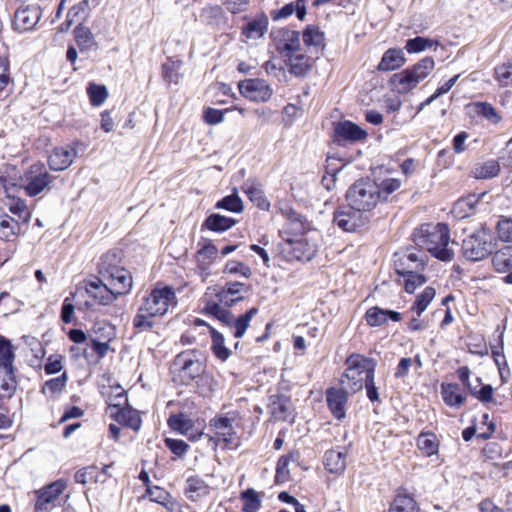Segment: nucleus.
Listing matches in <instances>:
<instances>
[{"instance_id":"1a4fd4ad","label":"nucleus","mask_w":512,"mask_h":512,"mask_svg":"<svg viewBox=\"0 0 512 512\" xmlns=\"http://www.w3.org/2000/svg\"><path fill=\"white\" fill-rule=\"evenodd\" d=\"M276 51L283 57H288L300 49V33L288 28H279L270 33Z\"/></svg>"},{"instance_id":"ea45409f","label":"nucleus","mask_w":512,"mask_h":512,"mask_svg":"<svg viewBox=\"0 0 512 512\" xmlns=\"http://www.w3.org/2000/svg\"><path fill=\"white\" fill-rule=\"evenodd\" d=\"M323 462L330 473H341L346 467V453L337 449L328 450L325 452Z\"/></svg>"},{"instance_id":"49530a36","label":"nucleus","mask_w":512,"mask_h":512,"mask_svg":"<svg viewBox=\"0 0 512 512\" xmlns=\"http://www.w3.org/2000/svg\"><path fill=\"white\" fill-rule=\"evenodd\" d=\"M15 357L14 347L11 342L4 337H0V368L15 370Z\"/></svg>"},{"instance_id":"f3484780","label":"nucleus","mask_w":512,"mask_h":512,"mask_svg":"<svg viewBox=\"0 0 512 512\" xmlns=\"http://www.w3.org/2000/svg\"><path fill=\"white\" fill-rule=\"evenodd\" d=\"M367 132L357 124L345 120L334 125V142L342 144L343 142H357L367 138Z\"/></svg>"},{"instance_id":"a211bd4d","label":"nucleus","mask_w":512,"mask_h":512,"mask_svg":"<svg viewBox=\"0 0 512 512\" xmlns=\"http://www.w3.org/2000/svg\"><path fill=\"white\" fill-rule=\"evenodd\" d=\"M268 411L270 413L271 420L274 422L290 421V417L293 412L292 402L286 395H271L269 397Z\"/></svg>"},{"instance_id":"0eeeda50","label":"nucleus","mask_w":512,"mask_h":512,"mask_svg":"<svg viewBox=\"0 0 512 512\" xmlns=\"http://www.w3.org/2000/svg\"><path fill=\"white\" fill-rule=\"evenodd\" d=\"M22 181L25 194L29 197H35L46 189H50V184L54 181V177L43 163L37 162L25 171Z\"/></svg>"},{"instance_id":"2f4dec72","label":"nucleus","mask_w":512,"mask_h":512,"mask_svg":"<svg viewBox=\"0 0 512 512\" xmlns=\"http://www.w3.org/2000/svg\"><path fill=\"white\" fill-rule=\"evenodd\" d=\"M406 59L401 49L390 48L382 56L377 66L378 71H393L404 65Z\"/></svg>"},{"instance_id":"e433bc0d","label":"nucleus","mask_w":512,"mask_h":512,"mask_svg":"<svg viewBox=\"0 0 512 512\" xmlns=\"http://www.w3.org/2000/svg\"><path fill=\"white\" fill-rule=\"evenodd\" d=\"M499 172V162L495 159H490L484 162L476 163L472 167L470 175L475 179H491L496 177Z\"/></svg>"},{"instance_id":"cd10ccee","label":"nucleus","mask_w":512,"mask_h":512,"mask_svg":"<svg viewBox=\"0 0 512 512\" xmlns=\"http://www.w3.org/2000/svg\"><path fill=\"white\" fill-rule=\"evenodd\" d=\"M101 0H82L74 4L67 12V15L77 25H85L93 9L97 8Z\"/></svg>"},{"instance_id":"dca6fc26","label":"nucleus","mask_w":512,"mask_h":512,"mask_svg":"<svg viewBox=\"0 0 512 512\" xmlns=\"http://www.w3.org/2000/svg\"><path fill=\"white\" fill-rule=\"evenodd\" d=\"M85 291L90 298L100 305H108L119 296L105 281H102L101 277L86 282Z\"/></svg>"},{"instance_id":"6e6552de","label":"nucleus","mask_w":512,"mask_h":512,"mask_svg":"<svg viewBox=\"0 0 512 512\" xmlns=\"http://www.w3.org/2000/svg\"><path fill=\"white\" fill-rule=\"evenodd\" d=\"M117 403L109 402L107 413L119 424L138 431L141 427V418L138 412L128 407V399L124 390L117 387Z\"/></svg>"},{"instance_id":"3c124183","label":"nucleus","mask_w":512,"mask_h":512,"mask_svg":"<svg viewBox=\"0 0 512 512\" xmlns=\"http://www.w3.org/2000/svg\"><path fill=\"white\" fill-rule=\"evenodd\" d=\"M206 314L215 317L226 326H230L233 322V314L228 309L221 307L218 303L208 302L204 308Z\"/></svg>"},{"instance_id":"72a5a7b5","label":"nucleus","mask_w":512,"mask_h":512,"mask_svg":"<svg viewBox=\"0 0 512 512\" xmlns=\"http://www.w3.org/2000/svg\"><path fill=\"white\" fill-rule=\"evenodd\" d=\"M242 191L259 209L264 211L269 210L270 202L266 198L260 184L253 181H246L242 186Z\"/></svg>"},{"instance_id":"f8f14e48","label":"nucleus","mask_w":512,"mask_h":512,"mask_svg":"<svg viewBox=\"0 0 512 512\" xmlns=\"http://www.w3.org/2000/svg\"><path fill=\"white\" fill-rule=\"evenodd\" d=\"M27 3L26 5L23 3L22 6L16 10L14 15L13 26L14 29L19 32L33 29L42 15L40 3Z\"/></svg>"},{"instance_id":"c9c22d12","label":"nucleus","mask_w":512,"mask_h":512,"mask_svg":"<svg viewBox=\"0 0 512 512\" xmlns=\"http://www.w3.org/2000/svg\"><path fill=\"white\" fill-rule=\"evenodd\" d=\"M441 395L444 403L450 407H459L465 401V396L457 383H442Z\"/></svg>"},{"instance_id":"338daca9","label":"nucleus","mask_w":512,"mask_h":512,"mask_svg":"<svg viewBox=\"0 0 512 512\" xmlns=\"http://www.w3.org/2000/svg\"><path fill=\"white\" fill-rule=\"evenodd\" d=\"M97 477V467L94 465L79 469L74 475L75 481L80 484H86L89 481L96 482Z\"/></svg>"},{"instance_id":"4be33fe9","label":"nucleus","mask_w":512,"mask_h":512,"mask_svg":"<svg viewBox=\"0 0 512 512\" xmlns=\"http://www.w3.org/2000/svg\"><path fill=\"white\" fill-rule=\"evenodd\" d=\"M234 418L226 416H218L210 421V426L215 433L220 436L228 448H236L238 443L235 439V431L233 427Z\"/></svg>"},{"instance_id":"e2e57ef3","label":"nucleus","mask_w":512,"mask_h":512,"mask_svg":"<svg viewBox=\"0 0 512 512\" xmlns=\"http://www.w3.org/2000/svg\"><path fill=\"white\" fill-rule=\"evenodd\" d=\"M169 426L184 435H189V431L193 427L192 421L187 418L184 414H176L170 416L168 420Z\"/></svg>"},{"instance_id":"4d7b16f0","label":"nucleus","mask_w":512,"mask_h":512,"mask_svg":"<svg viewBox=\"0 0 512 512\" xmlns=\"http://www.w3.org/2000/svg\"><path fill=\"white\" fill-rule=\"evenodd\" d=\"M434 45H438V41L432 40L430 38H425L421 36H417L412 39H408L406 41L405 49L408 53H419L426 49L433 47Z\"/></svg>"},{"instance_id":"09e8293b","label":"nucleus","mask_w":512,"mask_h":512,"mask_svg":"<svg viewBox=\"0 0 512 512\" xmlns=\"http://www.w3.org/2000/svg\"><path fill=\"white\" fill-rule=\"evenodd\" d=\"M202 364L198 360L185 359L181 366L182 382L188 384L202 374Z\"/></svg>"},{"instance_id":"473e14b6","label":"nucleus","mask_w":512,"mask_h":512,"mask_svg":"<svg viewBox=\"0 0 512 512\" xmlns=\"http://www.w3.org/2000/svg\"><path fill=\"white\" fill-rule=\"evenodd\" d=\"M268 23V17L265 14L257 15L243 27L242 34L247 39H260L267 32Z\"/></svg>"},{"instance_id":"20e7f679","label":"nucleus","mask_w":512,"mask_h":512,"mask_svg":"<svg viewBox=\"0 0 512 512\" xmlns=\"http://www.w3.org/2000/svg\"><path fill=\"white\" fill-rule=\"evenodd\" d=\"M345 198L354 209L369 212L380 202V188L369 178L359 179L348 188Z\"/></svg>"},{"instance_id":"680f3d73","label":"nucleus","mask_w":512,"mask_h":512,"mask_svg":"<svg viewBox=\"0 0 512 512\" xmlns=\"http://www.w3.org/2000/svg\"><path fill=\"white\" fill-rule=\"evenodd\" d=\"M87 94L89 96L90 103L93 106L102 105L108 96L106 87L95 83H89L87 87Z\"/></svg>"},{"instance_id":"a19ab883","label":"nucleus","mask_w":512,"mask_h":512,"mask_svg":"<svg viewBox=\"0 0 512 512\" xmlns=\"http://www.w3.org/2000/svg\"><path fill=\"white\" fill-rule=\"evenodd\" d=\"M235 224V219L213 213L205 219L202 224V229L206 228L213 232L222 233L233 227Z\"/></svg>"},{"instance_id":"f257e3e1","label":"nucleus","mask_w":512,"mask_h":512,"mask_svg":"<svg viewBox=\"0 0 512 512\" xmlns=\"http://www.w3.org/2000/svg\"><path fill=\"white\" fill-rule=\"evenodd\" d=\"M177 305L175 291L170 286L155 287L143 297L133 318V328L139 333L152 331L155 325L154 318L164 316L170 306Z\"/></svg>"},{"instance_id":"393cba45","label":"nucleus","mask_w":512,"mask_h":512,"mask_svg":"<svg viewBox=\"0 0 512 512\" xmlns=\"http://www.w3.org/2000/svg\"><path fill=\"white\" fill-rule=\"evenodd\" d=\"M73 37L81 53L96 51L99 48L92 30L86 25H76Z\"/></svg>"},{"instance_id":"9d476101","label":"nucleus","mask_w":512,"mask_h":512,"mask_svg":"<svg viewBox=\"0 0 512 512\" xmlns=\"http://www.w3.org/2000/svg\"><path fill=\"white\" fill-rule=\"evenodd\" d=\"M394 266L398 275L412 273L414 270H424L427 256L423 251H413L407 248L405 251L395 253Z\"/></svg>"},{"instance_id":"58836bf2","label":"nucleus","mask_w":512,"mask_h":512,"mask_svg":"<svg viewBox=\"0 0 512 512\" xmlns=\"http://www.w3.org/2000/svg\"><path fill=\"white\" fill-rule=\"evenodd\" d=\"M486 193L480 195L470 194L464 198L459 199L453 206V213L459 218H466L470 216L476 209L481 197Z\"/></svg>"},{"instance_id":"b1692460","label":"nucleus","mask_w":512,"mask_h":512,"mask_svg":"<svg viewBox=\"0 0 512 512\" xmlns=\"http://www.w3.org/2000/svg\"><path fill=\"white\" fill-rule=\"evenodd\" d=\"M367 325L370 327H379L387 323L390 319L394 322L401 320V314L394 310L382 309L378 306L369 308L364 316Z\"/></svg>"},{"instance_id":"2eb2a0df","label":"nucleus","mask_w":512,"mask_h":512,"mask_svg":"<svg viewBox=\"0 0 512 512\" xmlns=\"http://www.w3.org/2000/svg\"><path fill=\"white\" fill-rule=\"evenodd\" d=\"M79 142H74L71 145L59 146L53 148L48 157V164L53 171H64L72 165L75 158L78 156Z\"/></svg>"},{"instance_id":"39448f33","label":"nucleus","mask_w":512,"mask_h":512,"mask_svg":"<svg viewBox=\"0 0 512 512\" xmlns=\"http://www.w3.org/2000/svg\"><path fill=\"white\" fill-rule=\"evenodd\" d=\"M434 67V59L429 56L424 57L411 68L393 74L390 79V84L398 93H408L414 89L418 83L427 78Z\"/></svg>"},{"instance_id":"6ab92c4d","label":"nucleus","mask_w":512,"mask_h":512,"mask_svg":"<svg viewBox=\"0 0 512 512\" xmlns=\"http://www.w3.org/2000/svg\"><path fill=\"white\" fill-rule=\"evenodd\" d=\"M101 278L119 295L128 294L132 288L131 273L124 266Z\"/></svg>"},{"instance_id":"69168bd1","label":"nucleus","mask_w":512,"mask_h":512,"mask_svg":"<svg viewBox=\"0 0 512 512\" xmlns=\"http://www.w3.org/2000/svg\"><path fill=\"white\" fill-rule=\"evenodd\" d=\"M303 41L306 46H322L324 42V33L317 27L308 26L303 32Z\"/></svg>"},{"instance_id":"5701e85b","label":"nucleus","mask_w":512,"mask_h":512,"mask_svg":"<svg viewBox=\"0 0 512 512\" xmlns=\"http://www.w3.org/2000/svg\"><path fill=\"white\" fill-rule=\"evenodd\" d=\"M492 265L496 272L506 273L504 282L512 284V246H505L492 255Z\"/></svg>"},{"instance_id":"5fc2aeb1","label":"nucleus","mask_w":512,"mask_h":512,"mask_svg":"<svg viewBox=\"0 0 512 512\" xmlns=\"http://www.w3.org/2000/svg\"><path fill=\"white\" fill-rule=\"evenodd\" d=\"M435 289L433 287H426L417 297L411 307L412 311H415L417 316H420L431 303L435 297Z\"/></svg>"},{"instance_id":"de8ad7c7","label":"nucleus","mask_w":512,"mask_h":512,"mask_svg":"<svg viewBox=\"0 0 512 512\" xmlns=\"http://www.w3.org/2000/svg\"><path fill=\"white\" fill-rule=\"evenodd\" d=\"M257 313L258 309L253 307L236 319L233 317V322L229 327L234 328L233 335L235 338H241L244 336L247 328L249 327L250 321Z\"/></svg>"},{"instance_id":"4c0bfd02","label":"nucleus","mask_w":512,"mask_h":512,"mask_svg":"<svg viewBox=\"0 0 512 512\" xmlns=\"http://www.w3.org/2000/svg\"><path fill=\"white\" fill-rule=\"evenodd\" d=\"M286 58L288 59L289 72L295 77L306 76L312 68L311 58L304 54H291Z\"/></svg>"},{"instance_id":"ddd939ff","label":"nucleus","mask_w":512,"mask_h":512,"mask_svg":"<svg viewBox=\"0 0 512 512\" xmlns=\"http://www.w3.org/2000/svg\"><path fill=\"white\" fill-rule=\"evenodd\" d=\"M238 89L242 96L255 102H266L273 94L270 85L265 80L259 78L240 81Z\"/></svg>"},{"instance_id":"9b49d317","label":"nucleus","mask_w":512,"mask_h":512,"mask_svg":"<svg viewBox=\"0 0 512 512\" xmlns=\"http://www.w3.org/2000/svg\"><path fill=\"white\" fill-rule=\"evenodd\" d=\"M66 487V481L59 479L38 490L36 492L37 500L34 505V512H50L55 506L54 502L64 492Z\"/></svg>"},{"instance_id":"37998d69","label":"nucleus","mask_w":512,"mask_h":512,"mask_svg":"<svg viewBox=\"0 0 512 512\" xmlns=\"http://www.w3.org/2000/svg\"><path fill=\"white\" fill-rule=\"evenodd\" d=\"M11 201L7 204L9 212L15 215L16 220H20L21 224L27 226L31 220L32 213L29 210L26 201L21 198L10 196Z\"/></svg>"},{"instance_id":"c85d7f7f","label":"nucleus","mask_w":512,"mask_h":512,"mask_svg":"<svg viewBox=\"0 0 512 512\" xmlns=\"http://www.w3.org/2000/svg\"><path fill=\"white\" fill-rule=\"evenodd\" d=\"M244 289V284L241 282H227L217 293V298L220 303L227 307H231L237 302L243 300L241 292Z\"/></svg>"},{"instance_id":"a878e982","label":"nucleus","mask_w":512,"mask_h":512,"mask_svg":"<svg viewBox=\"0 0 512 512\" xmlns=\"http://www.w3.org/2000/svg\"><path fill=\"white\" fill-rule=\"evenodd\" d=\"M123 253L121 250L112 249L104 253L97 264V271L99 277L108 275L114 272L116 269L123 267Z\"/></svg>"},{"instance_id":"f704fd0d","label":"nucleus","mask_w":512,"mask_h":512,"mask_svg":"<svg viewBox=\"0 0 512 512\" xmlns=\"http://www.w3.org/2000/svg\"><path fill=\"white\" fill-rule=\"evenodd\" d=\"M185 495L192 502L209 495V486L199 476H190L186 480Z\"/></svg>"},{"instance_id":"6e6d98bb","label":"nucleus","mask_w":512,"mask_h":512,"mask_svg":"<svg viewBox=\"0 0 512 512\" xmlns=\"http://www.w3.org/2000/svg\"><path fill=\"white\" fill-rule=\"evenodd\" d=\"M494 78L502 87L512 85V60L494 68Z\"/></svg>"},{"instance_id":"4468645a","label":"nucleus","mask_w":512,"mask_h":512,"mask_svg":"<svg viewBox=\"0 0 512 512\" xmlns=\"http://www.w3.org/2000/svg\"><path fill=\"white\" fill-rule=\"evenodd\" d=\"M361 211L351 205L339 206L333 214V222L345 232H353L365 224Z\"/></svg>"},{"instance_id":"a18cd8bd","label":"nucleus","mask_w":512,"mask_h":512,"mask_svg":"<svg viewBox=\"0 0 512 512\" xmlns=\"http://www.w3.org/2000/svg\"><path fill=\"white\" fill-rule=\"evenodd\" d=\"M417 447L425 456H432L438 452L439 441L432 432H421L417 437Z\"/></svg>"},{"instance_id":"423d86ee","label":"nucleus","mask_w":512,"mask_h":512,"mask_svg":"<svg viewBox=\"0 0 512 512\" xmlns=\"http://www.w3.org/2000/svg\"><path fill=\"white\" fill-rule=\"evenodd\" d=\"M494 235L491 229L481 226L462 241L463 257L469 261H481L492 253Z\"/></svg>"},{"instance_id":"8fccbe9b","label":"nucleus","mask_w":512,"mask_h":512,"mask_svg":"<svg viewBox=\"0 0 512 512\" xmlns=\"http://www.w3.org/2000/svg\"><path fill=\"white\" fill-rule=\"evenodd\" d=\"M209 329L212 338L211 349L214 355L221 361L227 360L231 355V351L224 344V336L213 327H209Z\"/></svg>"},{"instance_id":"0e129e2a","label":"nucleus","mask_w":512,"mask_h":512,"mask_svg":"<svg viewBox=\"0 0 512 512\" xmlns=\"http://www.w3.org/2000/svg\"><path fill=\"white\" fill-rule=\"evenodd\" d=\"M423 270H414L412 273L402 275L404 279V289L407 293H413L417 287L426 282V277L421 273Z\"/></svg>"},{"instance_id":"c756f323","label":"nucleus","mask_w":512,"mask_h":512,"mask_svg":"<svg viewBox=\"0 0 512 512\" xmlns=\"http://www.w3.org/2000/svg\"><path fill=\"white\" fill-rule=\"evenodd\" d=\"M499 331L498 339L496 344H490L491 349V355L492 358L498 368L499 375L501 378H503V371H506L507 374H510V369L508 366V362L506 360V357L504 355V331L505 326L502 330H500L499 327H497L496 332Z\"/></svg>"},{"instance_id":"79ce46f5","label":"nucleus","mask_w":512,"mask_h":512,"mask_svg":"<svg viewBox=\"0 0 512 512\" xmlns=\"http://www.w3.org/2000/svg\"><path fill=\"white\" fill-rule=\"evenodd\" d=\"M18 382L15 370H4L0 368V400L12 398L16 392Z\"/></svg>"},{"instance_id":"603ef678","label":"nucleus","mask_w":512,"mask_h":512,"mask_svg":"<svg viewBox=\"0 0 512 512\" xmlns=\"http://www.w3.org/2000/svg\"><path fill=\"white\" fill-rule=\"evenodd\" d=\"M216 209H224L234 213H240L243 211V202L239 197L237 190L230 195L223 197L215 204Z\"/></svg>"},{"instance_id":"f03ea898","label":"nucleus","mask_w":512,"mask_h":512,"mask_svg":"<svg viewBox=\"0 0 512 512\" xmlns=\"http://www.w3.org/2000/svg\"><path fill=\"white\" fill-rule=\"evenodd\" d=\"M413 241L441 261H451L454 255L449 247L450 235L445 223L425 224L413 233Z\"/></svg>"},{"instance_id":"13d9d810","label":"nucleus","mask_w":512,"mask_h":512,"mask_svg":"<svg viewBox=\"0 0 512 512\" xmlns=\"http://www.w3.org/2000/svg\"><path fill=\"white\" fill-rule=\"evenodd\" d=\"M293 250L295 253L301 252L296 254L298 260L309 261L315 255L317 248L315 244H310L305 238H301L293 242Z\"/></svg>"},{"instance_id":"bf43d9fd","label":"nucleus","mask_w":512,"mask_h":512,"mask_svg":"<svg viewBox=\"0 0 512 512\" xmlns=\"http://www.w3.org/2000/svg\"><path fill=\"white\" fill-rule=\"evenodd\" d=\"M241 499L243 500L244 512H257L261 506V500L257 492L249 488L241 493Z\"/></svg>"},{"instance_id":"aec40b11","label":"nucleus","mask_w":512,"mask_h":512,"mask_svg":"<svg viewBox=\"0 0 512 512\" xmlns=\"http://www.w3.org/2000/svg\"><path fill=\"white\" fill-rule=\"evenodd\" d=\"M100 330H105L106 333L103 336H95L91 338V347L97 354L98 358L105 357L110 346L109 343L115 337L114 327L106 323H96L93 327V333L98 334Z\"/></svg>"},{"instance_id":"7c9ffc66","label":"nucleus","mask_w":512,"mask_h":512,"mask_svg":"<svg viewBox=\"0 0 512 512\" xmlns=\"http://www.w3.org/2000/svg\"><path fill=\"white\" fill-rule=\"evenodd\" d=\"M293 13L296 14L300 21H303L306 16V0H296L295 2L285 4L282 8L272 11L271 18L274 21H278L288 18Z\"/></svg>"},{"instance_id":"bb28decb","label":"nucleus","mask_w":512,"mask_h":512,"mask_svg":"<svg viewBox=\"0 0 512 512\" xmlns=\"http://www.w3.org/2000/svg\"><path fill=\"white\" fill-rule=\"evenodd\" d=\"M22 227L20 220L0 212V239L7 242L15 241L22 233Z\"/></svg>"},{"instance_id":"052dcab7","label":"nucleus","mask_w":512,"mask_h":512,"mask_svg":"<svg viewBox=\"0 0 512 512\" xmlns=\"http://www.w3.org/2000/svg\"><path fill=\"white\" fill-rule=\"evenodd\" d=\"M294 459V454L290 453L288 455L281 456L276 465V475L275 481L276 483H285L290 479V473L288 470V466L290 461Z\"/></svg>"},{"instance_id":"c03bdc74","label":"nucleus","mask_w":512,"mask_h":512,"mask_svg":"<svg viewBox=\"0 0 512 512\" xmlns=\"http://www.w3.org/2000/svg\"><path fill=\"white\" fill-rule=\"evenodd\" d=\"M470 108L477 117L485 119L492 124H498L501 121L499 113L488 102H474L470 105Z\"/></svg>"},{"instance_id":"412c9836","label":"nucleus","mask_w":512,"mask_h":512,"mask_svg":"<svg viewBox=\"0 0 512 512\" xmlns=\"http://www.w3.org/2000/svg\"><path fill=\"white\" fill-rule=\"evenodd\" d=\"M326 401L332 415L337 420H342L346 416V404L348 402V393L341 388H328L326 390Z\"/></svg>"},{"instance_id":"774afa93","label":"nucleus","mask_w":512,"mask_h":512,"mask_svg":"<svg viewBox=\"0 0 512 512\" xmlns=\"http://www.w3.org/2000/svg\"><path fill=\"white\" fill-rule=\"evenodd\" d=\"M498 237L501 241L511 242L512 241V220L501 219L498 221L496 226Z\"/></svg>"},{"instance_id":"864d4df0","label":"nucleus","mask_w":512,"mask_h":512,"mask_svg":"<svg viewBox=\"0 0 512 512\" xmlns=\"http://www.w3.org/2000/svg\"><path fill=\"white\" fill-rule=\"evenodd\" d=\"M419 508L416 501L409 495H398L391 507L389 512H418Z\"/></svg>"},{"instance_id":"7ed1b4c3","label":"nucleus","mask_w":512,"mask_h":512,"mask_svg":"<svg viewBox=\"0 0 512 512\" xmlns=\"http://www.w3.org/2000/svg\"><path fill=\"white\" fill-rule=\"evenodd\" d=\"M347 366L340 382L352 393L363 389V383L370 374L375 373L377 363L374 359L361 354H351L345 361Z\"/></svg>"}]
</instances>
